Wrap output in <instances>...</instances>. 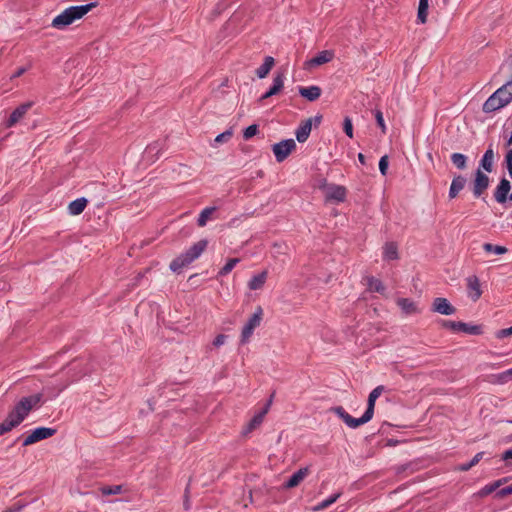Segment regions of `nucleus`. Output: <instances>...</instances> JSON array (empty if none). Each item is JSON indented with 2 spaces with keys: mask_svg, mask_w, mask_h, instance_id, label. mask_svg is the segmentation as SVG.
I'll return each mask as SVG.
<instances>
[{
  "mask_svg": "<svg viewBox=\"0 0 512 512\" xmlns=\"http://www.w3.org/2000/svg\"><path fill=\"white\" fill-rule=\"evenodd\" d=\"M274 247L275 248H281V246L277 245V244H274Z\"/></svg>",
  "mask_w": 512,
  "mask_h": 512,
  "instance_id": "61",
  "label": "nucleus"
},
{
  "mask_svg": "<svg viewBox=\"0 0 512 512\" xmlns=\"http://www.w3.org/2000/svg\"><path fill=\"white\" fill-rule=\"evenodd\" d=\"M358 160L361 164H365V156L362 153L358 154Z\"/></svg>",
  "mask_w": 512,
  "mask_h": 512,
  "instance_id": "56",
  "label": "nucleus"
},
{
  "mask_svg": "<svg viewBox=\"0 0 512 512\" xmlns=\"http://www.w3.org/2000/svg\"><path fill=\"white\" fill-rule=\"evenodd\" d=\"M365 280L369 290L376 291L379 293L384 292L385 287L379 279H376L374 277H366Z\"/></svg>",
  "mask_w": 512,
  "mask_h": 512,
  "instance_id": "29",
  "label": "nucleus"
},
{
  "mask_svg": "<svg viewBox=\"0 0 512 512\" xmlns=\"http://www.w3.org/2000/svg\"><path fill=\"white\" fill-rule=\"evenodd\" d=\"M512 494V484L510 486H507L505 488H502L496 493V497L502 499L508 495Z\"/></svg>",
  "mask_w": 512,
  "mask_h": 512,
  "instance_id": "48",
  "label": "nucleus"
},
{
  "mask_svg": "<svg viewBox=\"0 0 512 512\" xmlns=\"http://www.w3.org/2000/svg\"><path fill=\"white\" fill-rule=\"evenodd\" d=\"M308 474H309V469L307 467L299 469L286 482L285 487L288 489H291V488L298 486L305 479V477Z\"/></svg>",
  "mask_w": 512,
  "mask_h": 512,
  "instance_id": "19",
  "label": "nucleus"
},
{
  "mask_svg": "<svg viewBox=\"0 0 512 512\" xmlns=\"http://www.w3.org/2000/svg\"><path fill=\"white\" fill-rule=\"evenodd\" d=\"M216 208L215 207H207L205 208L199 215V218H198V225L200 227H204L207 223L208 220H210L212 218V215L213 213L215 212Z\"/></svg>",
  "mask_w": 512,
  "mask_h": 512,
  "instance_id": "31",
  "label": "nucleus"
},
{
  "mask_svg": "<svg viewBox=\"0 0 512 512\" xmlns=\"http://www.w3.org/2000/svg\"><path fill=\"white\" fill-rule=\"evenodd\" d=\"M512 101V80L498 88L483 104L486 113L499 110Z\"/></svg>",
  "mask_w": 512,
  "mask_h": 512,
  "instance_id": "3",
  "label": "nucleus"
},
{
  "mask_svg": "<svg viewBox=\"0 0 512 512\" xmlns=\"http://www.w3.org/2000/svg\"><path fill=\"white\" fill-rule=\"evenodd\" d=\"M397 305L406 315L416 314L420 312L416 303L408 298H399L397 300Z\"/></svg>",
  "mask_w": 512,
  "mask_h": 512,
  "instance_id": "20",
  "label": "nucleus"
},
{
  "mask_svg": "<svg viewBox=\"0 0 512 512\" xmlns=\"http://www.w3.org/2000/svg\"><path fill=\"white\" fill-rule=\"evenodd\" d=\"M262 316H263V310L260 306H258L256 308V311L254 312V314L249 318V320L247 321V323L245 325L254 330L258 326H260L261 321H262Z\"/></svg>",
  "mask_w": 512,
  "mask_h": 512,
  "instance_id": "27",
  "label": "nucleus"
},
{
  "mask_svg": "<svg viewBox=\"0 0 512 512\" xmlns=\"http://www.w3.org/2000/svg\"><path fill=\"white\" fill-rule=\"evenodd\" d=\"M431 310L441 315H453L456 312V308L443 297H437L433 300Z\"/></svg>",
  "mask_w": 512,
  "mask_h": 512,
  "instance_id": "8",
  "label": "nucleus"
},
{
  "mask_svg": "<svg viewBox=\"0 0 512 512\" xmlns=\"http://www.w3.org/2000/svg\"><path fill=\"white\" fill-rule=\"evenodd\" d=\"M31 106H32V103L28 102V103H24V104L20 105L19 107H17L11 113V115L6 123V126L12 127L16 123H18L24 117V115L27 113V111L30 109Z\"/></svg>",
  "mask_w": 512,
  "mask_h": 512,
  "instance_id": "12",
  "label": "nucleus"
},
{
  "mask_svg": "<svg viewBox=\"0 0 512 512\" xmlns=\"http://www.w3.org/2000/svg\"><path fill=\"white\" fill-rule=\"evenodd\" d=\"M207 240H200L185 253L179 255L170 263L173 272H180L181 269L197 259L207 247Z\"/></svg>",
  "mask_w": 512,
  "mask_h": 512,
  "instance_id": "4",
  "label": "nucleus"
},
{
  "mask_svg": "<svg viewBox=\"0 0 512 512\" xmlns=\"http://www.w3.org/2000/svg\"><path fill=\"white\" fill-rule=\"evenodd\" d=\"M468 295L473 301H477L481 295L482 290L480 288L479 279L477 276H469L467 279Z\"/></svg>",
  "mask_w": 512,
  "mask_h": 512,
  "instance_id": "11",
  "label": "nucleus"
},
{
  "mask_svg": "<svg viewBox=\"0 0 512 512\" xmlns=\"http://www.w3.org/2000/svg\"><path fill=\"white\" fill-rule=\"evenodd\" d=\"M42 399V393L22 397L8 412L5 420L0 423V431L10 432L12 429L19 426L32 410L40 406Z\"/></svg>",
  "mask_w": 512,
  "mask_h": 512,
  "instance_id": "1",
  "label": "nucleus"
},
{
  "mask_svg": "<svg viewBox=\"0 0 512 512\" xmlns=\"http://www.w3.org/2000/svg\"><path fill=\"white\" fill-rule=\"evenodd\" d=\"M343 129H344L345 134L349 138H353V125H352V121L349 117H346L344 119Z\"/></svg>",
  "mask_w": 512,
  "mask_h": 512,
  "instance_id": "42",
  "label": "nucleus"
},
{
  "mask_svg": "<svg viewBox=\"0 0 512 512\" xmlns=\"http://www.w3.org/2000/svg\"><path fill=\"white\" fill-rule=\"evenodd\" d=\"M440 324L442 327L451 329L453 331H459V328L465 327L463 322H455L449 320H442Z\"/></svg>",
  "mask_w": 512,
  "mask_h": 512,
  "instance_id": "38",
  "label": "nucleus"
},
{
  "mask_svg": "<svg viewBox=\"0 0 512 512\" xmlns=\"http://www.w3.org/2000/svg\"><path fill=\"white\" fill-rule=\"evenodd\" d=\"M512 335V326L509 328L501 329L497 331L496 337L499 339L506 338Z\"/></svg>",
  "mask_w": 512,
  "mask_h": 512,
  "instance_id": "49",
  "label": "nucleus"
},
{
  "mask_svg": "<svg viewBox=\"0 0 512 512\" xmlns=\"http://www.w3.org/2000/svg\"><path fill=\"white\" fill-rule=\"evenodd\" d=\"M383 257L386 260H396L398 258V247L394 242L385 244L383 248Z\"/></svg>",
  "mask_w": 512,
  "mask_h": 512,
  "instance_id": "25",
  "label": "nucleus"
},
{
  "mask_svg": "<svg viewBox=\"0 0 512 512\" xmlns=\"http://www.w3.org/2000/svg\"><path fill=\"white\" fill-rule=\"evenodd\" d=\"M451 161L458 169H464L466 167L467 158L462 153H453L451 155Z\"/></svg>",
  "mask_w": 512,
  "mask_h": 512,
  "instance_id": "33",
  "label": "nucleus"
},
{
  "mask_svg": "<svg viewBox=\"0 0 512 512\" xmlns=\"http://www.w3.org/2000/svg\"><path fill=\"white\" fill-rule=\"evenodd\" d=\"M340 495H341V493H336V494L330 496L328 499H326V500L320 502L319 504H317L316 506H314L312 508V511L318 512V511L328 508L330 505H332L333 503H335L337 501V499L340 497Z\"/></svg>",
  "mask_w": 512,
  "mask_h": 512,
  "instance_id": "30",
  "label": "nucleus"
},
{
  "mask_svg": "<svg viewBox=\"0 0 512 512\" xmlns=\"http://www.w3.org/2000/svg\"><path fill=\"white\" fill-rule=\"evenodd\" d=\"M226 341V336L223 335V334H219L218 336H216V338L214 339L213 341V345L215 347H220L221 345H223Z\"/></svg>",
  "mask_w": 512,
  "mask_h": 512,
  "instance_id": "50",
  "label": "nucleus"
},
{
  "mask_svg": "<svg viewBox=\"0 0 512 512\" xmlns=\"http://www.w3.org/2000/svg\"><path fill=\"white\" fill-rule=\"evenodd\" d=\"M56 429L48 427H38L34 429L23 441V446H29L36 442L52 437Z\"/></svg>",
  "mask_w": 512,
  "mask_h": 512,
  "instance_id": "6",
  "label": "nucleus"
},
{
  "mask_svg": "<svg viewBox=\"0 0 512 512\" xmlns=\"http://www.w3.org/2000/svg\"><path fill=\"white\" fill-rule=\"evenodd\" d=\"M274 63L275 62H274L273 57H271V56L265 57L264 63L256 70V75L260 79L265 78L269 74L272 67L274 66Z\"/></svg>",
  "mask_w": 512,
  "mask_h": 512,
  "instance_id": "23",
  "label": "nucleus"
},
{
  "mask_svg": "<svg viewBox=\"0 0 512 512\" xmlns=\"http://www.w3.org/2000/svg\"><path fill=\"white\" fill-rule=\"evenodd\" d=\"M384 389L385 388L382 385L377 386L370 392V394L368 396L367 409H366L364 415H365V418L368 419L369 421L372 419L373 414H374L375 402H376L377 398L380 397V395L382 394Z\"/></svg>",
  "mask_w": 512,
  "mask_h": 512,
  "instance_id": "10",
  "label": "nucleus"
},
{
  "mask_svg": "<svg viewBox=\"0 0 512 512\" xmlns=\"http://www.w3.org/2000/svg\"><path fill=\"white\" fill-rule=\"evenodd\" d=\"M95 6V3H89L81 6H71L65 9L59 15H57L52 20L51 26L56 29H64L65 27L72 24L74 21L81 19Z\"/></svg>",
  "mask_w": 512,
  "mask_h": 512,
  "instance_id": "2",
  "label": "nucleus"
},
{
  "mask_svg": "<svg viewBox=\"0 0 512 512\" xmlns=\"http://www.w3.org/2000/svg\"><path fill=\"white\" fill-rule=\"evenodd\" d=\"M240 261L239 258H231L228 260V262L222 267V269L219 271L220 276L227 275L232 271V269L235 267V265Z\"/></svg>",
  "mask_w": 512,
  "mask_h": 512,
  "instance_id": "37",
  "label": "nucleus"
},
{
  "mask_svg": "<svg viewBox=\"0 0 512 512\" xmlns=\"http://www.w3.org/2000/svg\"><path fill=\"white\" fill-rule=\"evenodd\" d=\"M122 490L120 485L112 486V487H103L101 488V492L103 495H116L119 494Z\"/></svg>",
  "mask_w": 512,
  "mask_h": 512,
  "instance_id": "40",
  "label": "nucleus"
},
{
  "mask_svg": "<svg viewBox=\"0 0 512 512\" xmlns=\"http://www.w3.org/2000/svg\"><path fill=\"white\" fill-rule=\"evenodd\" d=\"M326 197L329 200L342 202L346 197V189L343 186L330 185L326 188Z\"/></svg>",
  "mask_w": 512,
  "mask_h": 512,
  "instance_id": "15",
  "label": "nucleus"
},
{
  "mask_svg": "<svg viewBox=\"0 0 512 512\" xmlns=\"http://www.w3.org/2000/svg\"><path fill=\"white\" fill-rule=\"evenodd\" d=\"M264 419V416L260 413H258L257 415H255L252 420L249 422V424L247 425L246 429L244 430V433H249L251 432L252 430H254L256 427H258L262 421Z\"/></svg>",
  "mask_w": 512,
  "mask_h": 512,
  "instance_id": "36",
  "label": "nucleus"
},
{
  "mask_svg": "<svg viewBox=\"0 0 512 512\" xmlns=\"http://www.w3.org/2000/svg\"><path fill=\"white\" fill-rule=\"evenodd\" d=\"M493 161H494V150L492 148V145H490L481 159V167L484 170H486L487 172H491L493 169Z\"/></svg>",
  "mask_w": 512,
  "mask_h": 512,
  "instance_id": "22",
  "label": "nucleus"
},
{
  "mask_svg": "<svg viewBox=\"0 0 512 512\" xmlns=\"http://www.w3.org/2000/svg\"><path fill=\"white\" fill-rule=\"evenodd\" d=\"M502 381H507L508 379H512V368L503 372L500 376Z\"/></svg>",
  "mask_w": 512,
  "mask_h": 512,
  "instance_id": "51",
  "label": "nucleus"
},
{
  "mask_svg": "<svg viewBox=\"0 0 512 512\" xmlns=\"http://www.w3.org/2000/svg\"><path fill=\"white\" fill-rule=\"evenodd\" d=\"M23 506L24 505L17 504V505H14L13 507L8 508L7 510H5L3 512H20L21 509L23 508Z\"/></svg>",
  "mask_w": 512,
  "mask_h": 512,
  "instance_id": "52",
  "label": "nucleus"
},
{
  "mask_svg": "<svg viewBox=\"0 0 512 512\" xmlns=\"http://www.w3.org/2000/svg\"><path fill=\"white\" fill-rule=\"evenodd\" d=\"M428 7H429V0H420L419 1L417 19L422 24L426 23V21H427Z\"/></svg>",
  "mask_w": 512,
  "mask_h": 512,
  "instance_id": "28",
  "label": "nucleus"
},
{
  "mask_svg": "<svg viewBox=\"0 0 512 512\" xmlns=\"http://www.w3.org/2000/svg\"><path fill=\"white\" fill-rule=\"evenodd\" d=\"M388 156L387 155H384L380 158V161H379V170L381 172V174L383 176H385L387 174V169H388Z\"/></svg>",
  "mask_w": 512,
  "mask_h": 512,
  "instance_id": "45",
  "label": "nucleus"
},
{
  "mask_svg": "<svg viewBox=\"0 0 512 512\" xmlns=\"http://www.w3.org/2000/svg\"><path fill=\"white\" fill-rule=\"evenodd\" d=\"M322 90L319 86L300 87L299 94L308 101H315L321 96Z\"/></svg>",
  "mask_w": 512,
  "mask_h": 512,
  "instance_id": "18",
  "label": "nucleus"
},
{
  "mask_svg": "<svg viewBox=\"0 0 512 512\" xmlns=\"http://www.w3.org/2000/svg\"><path fill=\"white\" fill-rule=\"evenodd\" d=\"M483 249L487 252V253H494V254H497V255H502V254H505L507 253V248L504 247V246H500V245H493L491 243H484L483 244Z\"/></svg>",
  "mask_w": 512,
  "mask_h": 512,
  "instance_id": "32",
  "label": "nucleus"
},
{
  "mask_svg": "<svg viewBox=\"0 0 512 512\" xmlns=\"http://www.w3.org/2000/svg\"><path fill=\"white\" fill-rule=\"evenodd\" d=\"M267 279V272L262 271L258 275H255L249 282L248 286L251 290H258L263 287Z\"/></svg>",
  "mask_w": 512,
  "mask_h": 512,
  "instance_id": "26",
  "label": "nucleus"
},
{
  "mask_svg": "<svg viewBox=\"0 0 512 512\" xmlns=\"http://www.w3.org/2000/svg\"><path fill=\"white\" fill-rule=\"evenodd\" d=\"M24 72H25V69L24 68H20L14 76L18 77V76L22 75Z\"/></svg>",
  "mask_w": 512,
  "mask_h": 512,
  "instance_id": "57",
  "label": "nucleus"
},
{
  "mask_svg": "<svg viewBox=\"0 0 512 512\" xmlns=\"http://www.w3.org/2000/svg\"><path fill=\"white\" fill-rule=\"evenodd\" d=\"M9 431H0V435H3L5 433H8Z\"/></svg>",
  "mask_w": 512,
  "mask_h": 512,
  "instance_id": "60",
  "label": "nucleus"
},
{
  "mask_svg": "<svg viewBox=\"0 0 512 512\" xmlns=\"http://www.w3.org/2000/svg\"><path fill=\"white\" fill-rule=\"evenodd\" d=\"M258 132V126L253 124V125H250L248 126L245 131H244V134H243V137L244 139L248 140L250 139L251 137H253L254 135H256Z\"/></svg>",
  "mask_w": 512,
  "mask_h": 512,
  "instance_id": "43",
  "label": "nucleus"
},
{
  "mask_svg": "<svg viewBox=\"0 0 512 512\" xmlns=\"http://www.w3.org/2000/svg\"><path fill=\"white\" fill-rule=\"evenodd\" d=\"M466 179L458 175L453 178L450 189H449V197L451 199L455 198L458 193L465 187Z\"/></svg>",
  "mask_w": 512,
  "mask_h": 512,
  "instance_id": "21",
  "label": "nucleus"
},
{
  "mask_svg": "<svg viewBox=\"0 0 512 512\" xmlns=\"http://www.w3.org/2000/svg\"><path fill=\"white\" fill-rule=\"evenodd\" d=\"M272 398H273V395L270 397L269 401L267 402V404H269V406L271 405L272 403Z\"/></svg>",
  "mask_w": 512,
  "mask_h": 512,
  "instance_id": "59",
  "label": "nucleus"
},
{
  "mask_svg": "<svg viewBox=\"0 0 512 512\" xmlns=\"http://www.w3.org/2000/svg\"><path fill=\"white\" fill-rule=\"evenodd\" d=\"M253 329H251L250 327L248 326H244L243 329H242V333H241V342L242 343H246L249 341L250 337L252 336L253 334Z\"/></svg>",
  "mask_w": 512,
  "mask_h": 512,
  "instance_id": "44",
  "label": "nucleus"
},
{
  "mask_svg": "<svg viewBox=\"0 0 512 512\" xmlns=\"http://www.w3.org/2000/svg\"><path fill=\"white\" fill-rule=\"evenodd\" d=\"M321 116H315L313 119V122L315 123V125H319L320 122H321Z\"/></svg>",
  "mask_w": 512,
  "mask_h": 512,
  "instance_id": "55",
  "label": "nucleus"
},
{
  "mask_svg": "<svg viewBox=\"0 0 512 512\" xmlns=\"http://www.w3.org/2000/svg\"><path fill=\"white\" fill-rule=\"evenodd\" d=\"M312 124H313L312 118H308L300 124V126L297 128V130L295 132L296 139L298 142L303 143L308 139V137L311 133V130H312Z\"/></svg>",
  "mask_w": 512,
  "mask_h": 512,
  "instance_id": "13",
  "label": "nucleus"
},
{
  "mask_svg": "<svg viewBox=\"0 0 512 512\" xmlns=\"http://www.w3.org/2000/svg\"><path fill=\"white\" fill-rule=\"evenodd\" d=\"M87 205V200L85 198H79L74 201H72L69 206L68 210L71 215H79L83 212Z\"/></svg>",
  "mask_w": 512,
  "mask_h": 512,
  "instance_id": "24",
  "label": "nucleus"
},
{
  "mask_svg": "<svg viewBox=\"0 0 512 512\" xmlns=\"http://www.w3.org/2000/svg\"><path fill=\"white\" fill-rule=\"evenodd\" d=\"M489 177L480 169L476 171L473 183V194L475 197H480L489 186Z\"/></svg>",
  "mask_w": 512,
  "mask_h": 512,
  "instance_id": "9",
  "label": "nucleus"
},
{
  "mask_svg": "<svg viewBox=\"0 0 512 512\" xmlns=\"http://www.w3.org/2000/svg\"><path fill=\"white\" fill-rule=\"evenodd\" d=\"M507 144H508V145H511V144H512V133H511L510 138L508 139V143H507Z\"/></svg>",
  "mask_w": 512,
  "mask_h": 512,
  "instance_id": "58",
  "label": "nucleus"
},
{
  "mask_svg": "<svg viewBox=\"0 0 512 512\" xmlns=\"http://www.w3.org/2000/svg\"><path fill=\"white\" fill-rule=\"evenodd\" d=\"M464 328H459V331L469 333V334H478L479 333V327L478 326H469L468 324L464 323Z\"/></svg>",
  "mask_w": 512,
  "mask_h": 512,
  "instance_id": "47",
  "label": "nucleus"
},
{
  "mask_svg": "<svg viewBox=\"0 0 512 512\" xmlns=\"http://www.w3.org/2000/svg\"><path fill=\"white\" fill-rule=\"evenodd\" d=\"M331 411L335 413L339 418H341L350 428H357L360 425L369 422V420L365 418L364 414L360 418H354L350 416L341 406L334 407L331 409Z\"/></svg>",
  "mask_w": 512,
  "mask_h": 512,
  "instance_id": "7",
  "label": "nucleus"
},
{
  "mask_svg": "<svg viewBox=\"0 0 512 512\" xmlns=\"http://www.w3.org/2000/svg\"><path fill=\"white\" fill-rule=\"evenodd\" d=\"M295 149L296 143L293 139L282 140L272 146V151L278 162H283Z\"/></svg>",
  "mask_w": 512,
  "mask_h": 512,
  "instance_id": "5",
  "label": "nucleus"
},
{
  "mask_svg": "<svg viewBox=\"0 0 512 512\" xmlns=\"http://www.w3.org/2000/svg\"><path fill=\"white\" fill-rule=\"evenodd\" d=\"M374 115H375L376 122H377L378 126L380 127L382 133L385 134L386 133V125L384 122L383 113L380 110H376Z\"/></svg>",
  "mask_w": 512,
  "mask_h": 512,
  "instance_id": "41",
  "label": "nucleus"
},
{
  "mask_svg": "<svg viewBox=\"0 0 512 512\" xmlns=\"http://www.w3.org/2000/svg\"><path fill=\"white\" fill-rule=\"evenodd\" d=\"M506 167L509 175L512 177V149H509L505 156Z\"/></svg>",
  "mask_w": 512,
  "mask_h": 512,
  "instance_id": "46",
  "label": "nucleus"
},
{
  "mask_svg": "<svg viewBox=\"0 0 512 512\" xmlns=\"http://www.w3.org/2000/svg\"><path fill=\"white\" fill-rule=\"evenodd\" d=\"M233 135L232 129H228L225 132L219 134L215 139L213 143V147H217L219 144L228 142Z\"/></svg>",
  "mask_w": 512,
  "mask_h": 512,
  "instance_id": "35",
  "label": "nucleus"
},
{
  "mask_svg": "<svg viewBox=\"0 0 512 512\" xmlns=\"http://www.w3.org/2000/svg\"><path fill=\"white\" fill-rule=\"evenodd\" d=\"M269 408H270V407H269V404H266V405L264 406L263 410H262L261 412H259V413H260V414H262L263 416H265V415L268 413Z\"/></svg>",
  "mask_w": 512,
  "mask_h": 512,
  "instance_id": "54",
  "label": "nucleus"
},
{
  "mask_svg": "<svg viewBox=\"0 0 512 512\" xmlns=\"http://www.w3.org/2000/svg\"><path fill=\"white\" fill-rule=\"evenodd\" d=\"M334 58V52L331 50H324L318 53V55L309 60L306 65L309 67L319 66L330 62Z\"/></svg>",
  "mask_w": 512,
  "mask_h": 512,
  "instance_id": "16",
  "label": "nucleus"
},
{
  "mask_svg": "<svg viewBox=\"0 0 512 512\" xmlns=\"http://www.w3.org/2000/svg\"><path fill=\"white\" fill-rule=\"evenodd\" d=\"M509 199L512 200V193L510 194Z\"/></svg>",
  "mask_w": 512,
  "mask_h": 512,
  "instance_id": "62",
  "label": "nucleus"
},
{
  "mask_svg": "<svg viewBox=\"0 0 512 512\" xmlns=\"http://www.w3.org/2000/svg\"><path fill=\"white\" fill-rule=\"evenodd\" d=\"M510 189H511V185H510V182L509 180L503 178L495 193H494V196H495V200L498 202V203H504L506 202V200L508 199V194L510 192Z\"/></svg>",
  "mask_w": 512,
  "mask_h": 512,
  "instance_id": "14",
  "label": "nucleus"
},
{
  "mask_svg": "<svg viewBox=\"0 0 512 512\" xmlns=\"http://www.w3.org/2000/svg\"><path fill=\"white\" fill-rule=\"evenodd\" d=\"M284 86V74L278 73L273 79L272 87L261 97V100L267 99L278 94Z\"/></svg>",
  "mask_w": 512,
  "mask_h": 512,
  "instance_id": "17",
  "label": "nucleus"
},
{
  "mask_svg": "<svg viewBox=\"0 0 512 512\" xmlns=\"http://www.w3.org/2000/svg\"><path fill=\"white\" fill-rule=\"evenodd\" d=\"M504 482H506V479H500L498 481H495L494 483L492 484H489V485H486L485 487H483L479 494L480 496H486L492 492H494L498 487H500Z\"/></svg>",
  "mask_w": 512,
  "mask_h": 512,
  "instance_id": "34",
  "label": "nucleus"
},
{
  "mask_svg": "<svg viewBox=\"0 0 512 512\" xmlns=\"http://www.w3.org/2000/svg\"><path fill=\"white\" fill-rule=\"evenodd\" d=\"M483 455L484 452L477 453L469 463L461 465L460 470L468 471L470 468L478 464V462L482 459Z\"/></svg>",
  "mask_w": 512,
  "mask_h": 512,
  "instance_id": "39",
  "label": "nucleus"
},
{
  "mask_svg": "<svg viewBox=\"0 0 512 512\" xmlns=\"http://www.w3.org/2000/svg\"><path fill=\"white\" fill-rule=\"evenodd\" d=\"M502 459L504 461H508V460H511L512 459V449H509L507 451H505L502 455Z\"/></svg>",
  "mask_w": 512,
  "mask_h": 512,
  "instance_id": "53",
  "label": "nucleus"
}]
</instances>
